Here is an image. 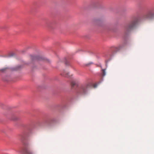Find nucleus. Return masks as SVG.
<instances>
[{
  "label": "nucleus",
  "instance_id": "obj_1",
  "mask_svg": "<svg viewBox=\"0 0 154 154\" xmlns=\"http://www.w3.org/2000/svg\"><path fill=\"white\" fill-rule=\"evenodd\" d=\"M91 87L90 84H88L82 85L78 91V93L81 94H85L87 92L88 89Z\"/></svg>",
  "mask_w": 154,
  "mask_h": 154
},
{
  "label": "nucleus",
  "instance_id": "obj_2",
  "mask_svg": "<svg viewBox=\"0 0 154 154\" xmlns=\"http://www.w3.org/2000/svg\"><path fill=\"white\" fill-rule=\"evenodd\" d=\"M137 20H135L131 22L125 28V30L127 32H129L133 29L137 24Z\"/></svg>",
  "mask_w": 154,
  "mask_h": 154
},
{
  "label": "nucleus",
  "instance_id": "obj_3",
  "mask_svg": "<svg viewBox=\"0 0 154 154\" xmlns=\"http://www.w3.org/2000/svg\"><path fill=\"white\" fill-rule=\"evenodd\" d=\"M21 154H34L33 152L31 151L28 146H26L20 151Z\"/></svg>",
  "mask_w": 154,
  "mask_h": 154
},
{
  "label": "nucleus",
  "instance_id": "obj_4",
  "mask_svg": "<svg viewBox=\"0 0 154 154\" xmlns=\"http://www.w3.org/2000/svg\"><path fill=\"white\" fill-rule=\"evenodd\" d=\"M143 19L144 20H151L154 19V12L152 13L149 12L143 17Z\"/></svg>",
  "mask_w": 154,
  "mask_h": 154
},
{
  "label": "nucleus",
  "instance_id": "obj_5",
  "mask_svg": "<svg viewBox=\"0 0 154 154\" xmlns=\"http://www.w3.org/2000/svg\"><path fill=\"white\" fill-rule=\"evenodd\" d=\"M69 73L67 72L66 71H64L63 73H61V75L63 76L68 77H70V76L69 75Z\"/></svg>",
  "mask_w": 154,
  "mask_h": 154
},
{
  "label": "nucleus",
  "instance_id": "obj_6",
  "mask_svg": "<svg viewBox=\"0 0 154 154\" xmlns=\"http://www.w3.org/2000/svg\"><path fill=\"white\" fill-rule=\"evenodd\" d=\"M76 85L77 83L75 81H72L71 82V86L72 89L73 88L74 86Z\"/></svg>",
  "mask_w": 154,
  "mask_h": 154
},
{
  "label": "nucleus",
  "instance_id": "obj_7",
  "mask_svg": "<svg viewBox=\"0 0 154 154\" xmlns=\"http://www.w3.org/2000/svg\"><path fill=\"white\" fill-rule=\"evenodd\" d=\"M9 69L8 67H5L0 69V71L2 72H4L6 71L7 70Z\"/></svg>",
  "mask_w": 154,
  "mask_h": 154
},
{
  "label": "nucleus",
  "instance_id": "obj_8",
  "mask_svg": "<svg viewBox=\"0 0 154 154\" xmlns=\"http://www.w3.org/2000/svg\"><path fill=\"white\" fill-rule=\"evenodd\" d=\"M122 48V45H119L118 47L115 48L116 51H119Z\"/></svg>",
  "mask_w": 154,
  "mask_h": 154
},
{
  "label": "nucleus",
  "instance_id": "obj_9",
  "mask_svg": "<svg viewBox=\"0 0 154 154\" xmlns=\"http://www.w3.org/2000/svg\"><path fill=\"white\" fill-rule=\"evenodd\" d=\"M31 59L33 61V60H37L38 59V58L37 57L33 56H31Z\"/></svg>",
  "mask_w": 154,
  "mask_h": 154
},
{
  "label": "nucleus",
  "instance_id": "obj_10",
  "mask_svg": "<svg viewBox=\"0 0 154 154\" xmlns=\"http://www.w3.org/2000/svg\"><path fill=\"white\" fill-rule=\"evenodd\" d=\"M102 76H104L106 74V69H102Z\"/></svg>",
  "mask_w": 154,
  "mask_h": 154
},
{
  "label": "nucleus",
  "instance_id": "obj_11",
  "mask_svg": "<svg viewBox=\"0 0 154 154\" xmlns=\"http://www.w3.org/2000/svg\"><path fill=\"white\" fill-rule=\"evenodd\" d=\"M91 63H88L86 64H85V65L86 66H88L89 65H90Z\"/></svg>",
  "mask_w": 154,
  "mask_h": 154
}]
</instances>
